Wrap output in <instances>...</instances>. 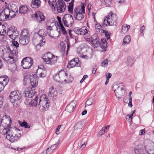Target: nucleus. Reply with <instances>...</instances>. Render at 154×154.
Instances as JSON below:
<instances>
[{"instance_id": "nucleus-41", "label": "nucleus", "mask_w": 154, "mask_h": 154, "mask_svg": "<svg viewBox=\"0 0 154 154\" xmlns=\"http://www.w3.org/2000/svg\"><path fill=\"white\" fill-rule=\"evenodd\" d=\"M134 60L133 58H129L128 59L126 63L129 66H131L134 63Z\"/></svg>"}, {"instance_id": "nucleus-16", "label": "nucleus", "mask_w": 154, "mask_h": 154, "mask_svg": "<svg viewBox=\"0 0 154 154\" xmlns=\"http://www.w3.org/2000/svg\"><path fill=\"white\" fill-rule=\"evenodd\" d=\"M74 31L77 34L82 36L88 34V31L87 29L84 28H79L76 27L74 29Z\"/></svg>"}, {"instance_id": "nucleus-39", "label": "nucleus", "mask_w": 154, "mask_h": 154, "mask_svg": "<svg viewBox=\"0 0 154 154\" xmlns=\"http://www.w3.org/2000/svg\"><path fill=\"white\" fill-rule=\"evenodd\" d=\"M74 2V0H72L71 2L69 3V5L68 6V11L70 13H72L73 12Z\"/></svg>"}, {"instance_id": "nucleus-52", "label": "nucleus", "mask_w": 154, "mask_h": 154, "mask_svg": "<svg viewBox=\"0 0 154 154\" xmlns=\"http://www.w3.org/2000/svg\"><path fill=\"white\" fill-rule=\"evenodd\" d=\"M31 81L37 82L35 79V76L34 75L32 76L31 75L30 76L29 82Z\"/></svg>"}, {"instance_id": "nucleus-13", "label": "nucleus", "mask_w": 154, "mask_h": 154, "mask_svg": "<svg viewBox=\"0 0 154 154\" xmlns=\"http://www.w3.org/2000/svg\"><path fill=\"white\" fill-rule=\"evenodd\" d=\"M58 3L57 7V12L60 13L64 12L66 8L64 1L63 0H58Z\"/></svg>"}, {"instance_id": "nucleus-45", "label": "nucleus", "mask_w": 154, "mask_h": 154, "mask_svg": "<svg viewBox=\"0 0 154 154\" xmlns=\"http://www.w3.org/2000/svg\"><path fill=\"white\" fill-rule=\"evenodd\" d=\"M11 102L13 103L14 107H17L20 106V102L19 100L17 101H14V102Z\"/></svg>"}, {"instance_id": "nucleus-12", "label": "nucleus", "mask_w": 154, "mask_h": 154, "mask_svg": "<svg viewBox=\"0 0 154 154\" xmlns=\"http://www.w3.org/2000/svg\"><path fill=\"white\" fill-rule=\"evenodd\" d=\"M58 95V92L56 88L52 86L50 88L48 93L49 98L52 99L53 100H55L57 97Z\"/></svg>"}, {"instance_id": "nucleus-30", "label": "nucleus", "mask_w": 154, "mask_h": 154, "mask_svg": "<svg viewBox=\"0 0 154 154\" xmlns=\"http://www.w3.org/2000/svg\"><path fill=\"white\" fill-rule=\"evenodd\" d=\"M13 45L16 48L15 50L14 49L13 51V54H14L15 56H17L18 53V51L17 48L19 47V44L16 41H13L12 42Z\"/></svg>"}, {"instance_id": "nucleus-44", "label": "nucleus", "mask_w": 154, "mask_h": 154, "mask_svg": "<svg viewBox=\"0 0 154 154\" xmlns=\"http://www.w3.org/2000/svg\"><path fill=\"white\" fill-rule=\"evenodd\" d=\"M58 144L59 143L57 142L55 144L52 145L50 147L48 148V151L50 150V149H51L53 151L57 148Z\"/></svg>"}, {"instance_id": "nucleus-24", "label": "nucleus", "mask_w": 154, "mask_h": 154, "mask_svg": "<svg viewBox=\"0 0 154 154\" xmlns=\"http://www.w3.org/2000/svg\"><path fill=\"white\" fill-rule=\"evenodd\" d=\"M19 41L21 44L24 45H26L29 42V38L20 36Z\"/></svg>"}, {"instance_id": "nucleus-25", "label": "nucleus", "mask_w": 154, "mask_h": 154, "mask_svg": "<svg viewBox=\"0 0 154 154\" xmlns=\"http://www.w3.org/2000/svg\"><path fill=\"white\" fill-rule=\"evenodd\" d=\"M41 4L40 0H32L31 6L32 8H37Z\"/></svg>"}, {"instance_id": "nucleus-33", "label": "nucleus", "mask_w": 154, "mask_h": 154, "mask_svg": "<svg viewBox=\"0 0 154 154\" xmlns=\"http://www.w3.org/2000/svg\"><path fill=\"white\" fill-rule=\"evenodd\" d=\"M20 36L29 38L28 30L26 29H24L22 31Z\"/></svg>"}, {"instance_id": "nucleus-46", "label": "nucleus", "mask_w": 154, "mask_h": 154, "mask_svg": "<svg viewBox=\"0 0 154 154\" xmlns=\"http://www.w3.org/2000/svg\"><path fill=\"white\" fill-rule=\"evenodd\" d=\"M92 103V99H88L86 102V105L89 106L91 105Z\"/></svg>"}, {"instance_id": "nucleus-58", "label": "nucleus", "mask_w": 154, "mask_h": 154, "mask_svg": "<svg viewBox=\"0 0 154 154\" xmlns=\"http://www.w3.org/2000/svg\"><path fill=\"white\" fill-rule=\"evenodd\" d=\"M5 87L0 83V93L4 89Z\"/></svg>"}, {"instance_id": "nucleus-48", "label": "nucleus", "mask_w": 154, "mask_h": 154, "mask_svg": "<svg viewBox=\"0 0 154 154\" xmlns=\"http://www.w3.org/2000/svg\"><path fill=\"white\" fill-rule=\"evenodd\" d=\"M145 29V27L144 26V25L141 26L140 28V35L141 36H143L144 35L143 33V31Z\"/></svg>"}, {"instance_id": "nucleus-27", "label": "nucleus", "mask_w": 154, "mask_h": 154, "mask_svg": "<svg viewBox=\"0 0 154 154\" xmlns=\"http://www.w3.org/2000/svg\"><path fill=\"white\" fill-rule=\"evenodd\" d=\"M38 97L35 96L34 99H33L29 102V105L32 107H36L37 105Z\"/></svg>"}, {"instance_id": "nucleus-15", "label": "nucleus", "mask_w": 154, "mask_h": 154, "mask_svg": "<svg viewBox=\"0 0 154 154\" xmlns=\"http://www.w3.org/2000/svg\"><path fill=\"white\" fill-rule=\"evenodd\" d=\"M80 65L79 58H75L71 60L68 63V67L69 68H72L75 66H79Z\"/></svg>"}, {"instance_id": "nucleus-53", "label": "nucleus", "mask_w": 154, "mask_h": 154, "mask_svg": "<svg viewBox=\"0 0 154 154\" xmlns=\"http://www.w3.org/2000/svg\"><path fill=\"white\" fill-rule=\"evenodd\" d=\"M88 77V75H85L82 79L80 81V83H82L84 80H85Z\"/></svg>"}, {"instance_id": "nucleus-59", "label": "nucleus", "mask_w": 154, "mask_h": 154, "mask_svg": "<svg viewBox=\"0 0 154 154\" xmlns=\"http://www.w3.org/2000/svg\"><path fill=\"white\" fill-rule=\"evenodd\" d=\"M86 144L87 143L85 142V143L82 145L81 147L80 148L81 150L85 147Z\"/></svg>"}, {"instance_id": "nucleus-21", "label": "nucleus", "mask_w": 154, "mask_h": 154, "mask_svg": "<svg viewBox=\"0 0 154 154\" xmlns=\"http://www.w3.org/2000/svg\"><path fill=\"white\" fill-rule=\"evenodd\" d=\"M125 86L124 85H122V87L120 86H119L114 91L116 97L118 98V100H119L121 98V97L119 96V94H120L122 91L124 90V87Z\"/></svg>"}, {"instance_id": "nucleus-60", "label": "nucleus", "mask_w": 154, "mask_h": 154, "mask_svg": "<svg viewBox=\"0 0 154 154\" xmlns=\"http://www.w3.org/2000/svg\"><path fill=\"white\" fill-rule=\"evenodd\" d=\"M77 53L79 55V56H80V57L84 58L85 57V56H84L81 54V52H79L78 50L77 51Z\"/></svg>"}, {"instance_id": "nucleus-18", "label": "nucleus", "mask_w": 154, "mask_h": 154, "mask_svg": "<svg viewBox=\"0 0 154 154\" xmlns=\"http://www.w3.org/2000/svg\"><path fill=\"white\" fill-rule=\"evenodd\" d=\"M20 136V134H17V135L14 134L11 135H7L6 137V138L11 142H13L17 140Z\"/></svg>"}, {"instance_id": "nucleus-47", "label": "nucleus", "mask_w": 154, "mask_h": 154, "mask_svg": "<svg viewBox=\"0 0 154 154\" xmlns=\"http://www.w3.org/2000/svg\"><path fill=\"white\" fill-rule=\"evenodd\" d=\"M108 63V60L107 59H105L101 63V65L103 66H107Z\"/></svg>"}, {"instance_id": "nucleus-19", "label": "nucleus", "mask_w": 154, "mask_h": 154, "mask_svg": "<svg viewBox=\"0 0 154 154\" xmlns=\"http://www.w3.org/2000/svg\"><path fill=\"white\" fill-rule=\"evenodd\" d=\"M96 42V45H99L103 49L107 47V42L106 41V39L104 38H102L101 41L100 40H97Z\"/></svg>"}, {"instance_id": "nucleus-2", "label": "nucleus", "mask_w": 154, "mask_h": 154, "mask_svg": "<svg viewBox=\"0 0 154 154\" xmlns=\"http://www.w3.org/2000/svg\"><path fill=\"white\" fill-rule=\"evenodd\" d=\"M117 17L116 14L111 12L108 15L104 18L103 24L107 26L108 25L116 26L117 24Z\"/></svg>"}, {"instance_id": "nucleus-5", "label": "nucleus", "mask_w": 154, "mask_h": 154, "mask_svg": "<svg viewBox=\"0 0 154 154\" xmlns=\"http://www.w3.org/2000/svg\"><path fill=\"white\" fill-rule=\"evenodd\" d=\"M22 93L20 91L17 90L11 92L9 96V99L11 102L19 101L22 98Z\"/></svg>"}, {"instance_id": "nucleus-37", "label": "nucleus", "mask_w": 154, "mask_h": 154, "mask_svg": "<svg viewBox=\"0 0 154 154\" xmlns=\"http://www.w3.org/2000/svg\"><path fill=\"white\" fill-rule=\"evenodd\" d=\"M16 15V13L13 10L11 11L8 8V20L10 17L11 18L14 17Z\"/></svg>"}, {"instance_id": "nucleus-54", "label": "nucleus", "mask_w": 154, "mask_h": 154, "mask_svg": "<svg viewBox=\"0 0 154 154\" xmlns=\"http://www.w3.org/2000/svg\"><path fill=\"white\" fill-rule=\"evenodd\" d=\"M129 102L128 103V106L131 107L132 106V98H131L129 99Z\"/></svg>"}, {"instance_id": "nucleus-32", "label": "nucleus", "mask_w": 154, "mask_h": 154, "mask_svg": "<svg viewBox=\"0 0 154 154\" xmlns=\"http://www.w3.org/2000/svg\"><path fill=\"white\" fill-rule=\"evenodd\" d=\"M31 92H31V91H29L28 90L27 91L26 90L24 91V94L26 97H32L34 96V94L35 92H34L33 93L32 91Z\"/></svg>"}, {"instance_id": "nucleus-34", "label": "nucleus", "mask_w": 154, "mask_h": 154, "mask_svg": "<svg viewBox=\"0 0 154 154\" xmlns=\"http://www.w3.org/2000/svg\"><path fill=\"white\" fill-rule=\"evenodd\" d=\"M48 3L49 5L52 9H55V6L57 5L56 0H49Z\"/></svg>"}, {"instance_id": "nucleus-56", "label": "nucleus", "mask_w": 154, "mask_h": 154, "mask_svg": "<svg viewBox=\"0 0 154 154\" xmlns=\"http://www.w3.org/2000/svg\"><path fill=\"white\" fill-rule=\"evenodd\" d=\"M133 114H132V113L130 115H127L126 116V119L127 120V119H128V117H129V118L130 119H131L132 117V116H133Z\"/></svg>"}, {"instance_id": "nucleus-17", "label": "nucleus", "mask_w": 154, "mask_h": 154, "mask_svg": "<svg viewBox=\"0 0 154 154\" xmlns=\"http://www.w3.org/2000/svg\"><path fill=\"white\" fill-rule=\"evenodd\" d=\"M76 105V102L73 100L71 101L66 106L65 110L70 113L73 111Z\"/></svg>"}, {"instance_id": "nucleus-50", "label": "nucleus", "mask_w": 154, "mask_h": 154, "mask_svg": "<svg viewBox=\"0 0 154 154\" xmlns=\"http://www.w3.org/2000/svg\"><path fill=\"white\" fill-rule=\"evenodd\" d=\"M30 82L31 83V85L33 88H35L38 85L37 82L31 81Z\"/></svg>"}, {"instance_id": "nucleus-22", "label": "nucleus", "mask_w": 154, "mask_h": 154, "mask_svg": "<svg viewBox=\"0 0 154 154\" xmlns=\"http://www.w3.org/2000/svg\"><path fill=\"white\" fill-rule=\"evenodd\" d=\"M9 80V79L7 76L0 77V83L5 87L8 84Z\"/></svg>"}, {"instance_id": "nucleus-14", "label": "nucleus", "mask_w": 154, "mask_h": 154, "mask_svg": "<svg viewBox=\"0 0 154 154\" xmlns=\"http://www.w3.org/2000/svg\"><path fill=\"white\" fill-rule=\"evenodd\" d=\"M8 8L6 7L2 11H0V21L8 20Z\"/></svg>"}, {"instance_id": "nucleus-43", "label": "nucleus", "mask_w": 154, "mask_h": 154, "mask_svg": "<svg viewBox=\"0 0 154 154\" xmlns=\"http://www.w3.org/2000/svg\"><path fill=\"white\" fill-rule=\"evenodd\" d=\"M47 74V71L46 70H43L39 74V76L41 77L44 78L45 77Z\"/></svg>"}, {"instance_id": "nucleus-64", "label": "nucleus", "mask_w": 154, "mask_h": 154, "mask_svg": "<svg viewBox=\"0 0 154 154\" xmlns=\"http://www.w3.org/2000/svg\"><path fill=\"white\" fill-rule=\"evenodd\" d=\"M46 29L48 30H52V28L51 26H47Z\"/></svg>"}, {"instance_id": "nucleus-7", "label": "nucleus", "mask_w": 154, "mask_h": 154, "mask_svg": "<svg viewBox=\"0 0 154 154\" xmlns=\"http://www.w3.org/2000/svg\"><path fill=\"white\" fill-rule=\"evenodd\" d=\"M50 101L47 100L46 98L43 100L40 99L38 104V106L40 110L42 112L47 110L49 106Z\"/></svg>"}, {"instance_id": "nucleus-26", "label": "nucleus", "mask_w": 154, "mask_h": 154, "mask_svg": "<svg viewBox=\"0 0 154 154\" xmlns=\"http://www.w3.org/2000/svg\"><path fill=\"white\" fill-rule=\"evenodd\" d=\"M96 32H99L100 33L103 32V33H104L107 39H110V34L109 32H108L107 31L103 30L102 29H100L99 28L96 29Z\"/></svg>"}, {"instance_id": "nucleus-31", "label": "nucleus", "mask_w": 154, "mask_h": 154, "mask_svg": "<svg viewBox=\"0 0 154 154\" xmlns=\"http://www.w3.org/2000/svg\"><path fill=\"white\" fill-rule=\"evenodd\" d=\"M98 37L97 33H95L91 36V41L93 44L96 45L97 40H99L98 39Z\"/></svg>"}, {"instance_id": "nucleus-4", "label": "nucleus", "mask_w": 154, "mask_h": 154, "mask_svg": "<svg viewBox=\"0 0 154 154\" xmlns=\"http://www.w3.org/2000/svg\"><path fill=\"white\" fill-rule=\"evenodd\" d=\"M42 58L47 64H54L57 59V56H54L53 54L49 52L44 54Z\"/></svg>"}, {"instance_id": "nucleus-35", "label": "nucleus", "mask_w": 154, "mask_h": 154, "mask_svg": "<svg viewBox=\"0 0 154 154\" xmlns=\"http://www.w3.org/2000/svg\"><path fill=\"white\" fill-rule=\"evenodd\" d=\"M5 60L9 64H12L14 62V59L12 56H9L8 57H6L5 59Z\"/></svg>"}, {"instance_id": "nucleus-20", "label": "nucleus", "mask_w": 154, "mask_h": 154, "mask_svg": "<svg viewBox=\"0 0 154 154\" xmlns=\"http://www.w3.org/2000/svg\"><path fill=\"white\" fill-rule=\"evenodd\" d=\"M83 127V125L81 122H78L76 124L73 131L74 133L79 134L81 133V129Z\"/></svg>"}, {"instance_id": "nucleus-38", "label": "nucleus", "mask_w": 154, "mask_h": 154, "mask_svg": "<svg viewBox=\"0 0 154 154\" xmlns=\"http://www.w3.org/2000/svg\"><path fill=\"white\" fill-rule=\"evenodd\" d=\"M130 28V26L128 25H123L122 26V29L121 31L123 33H125L127 32L128 29Z\"/></svg>"}, {"instance_id": "nucleus-49", "label": "nucleus", "mask_w": 154, "mask_h": 154, "mask_svg": "<svg viewBox=\"0 0 154 154\" xmlns=\"http://www.w3.org/2000/svg\"><path fill=\"white\" fill-rule=\"evenodd\" d=\"M105 128H104V127H103L102 129L99 132L98 135L101 136L103 134L105 133Z\"/></svg>"}, {"instance_id": "nucleus-51", "label": "nucleus", "mask_w": 154, "mask_h": 154, "mask_svg": "<svg viewBox=\"0 0 154 154\" xmlns=\"http://www.w3.org/2000/svg\"><path fill=\"white\" fill-rule=\"evenodd\" d=\"M111 2L112 0H105V5L107 6H109L111 4Z\"/></svg>"}, {"instance_id": "nucleus-8", "label": "nucleus", "mask_w": 154, "mask_h": 154, "mask_svg": "<svg viewBox=\"0 0 154 154\" xmlns=\"http://www.w3.org/2000/svg\"><path fill=\"white\" fill-rule=\"evenodd\" d=\"M7 34L9 38L14 40L18 36L19 33L16 28L14 26H12L8 29Z\"/></svg>"}, {"instance_id": "nucleus-23", "label": "nucleus", "mask_w": 154, "mask_h": 154, "mask_svg": "<svg viewBox=\"0 0 154 154\" xmlns=\"http://www.w3.org/2000/svg\"><path fill=\"white\" fill-rule=\"evenodd\" d=\"M35 17L39 20L40 19L41 21H44L45 19V17L43 15V14L40 11H37L35 14Z\"/></svg>"}, {"instance_id": "nucleus-62", "label": "nucleus", "mask_w": 154, "mask_h": 154, "mask_svg": "<svg viewBox=\"0 0 154 154\" xmlns=\"http://www.w3.org/2000/svg\"><path fill=\"white\" fill-rule=\"evenodd\" d=\"M116 1L119 3H122L124 2L125 0H116Z\"/></svg>"}, {"instance_id": "nucleus-57", "label": "nucleus", "mask_w": 154, "mask_h": 154, "mask_svg": "<svg viewBox=\"0 0 154 154\" xmlns=\"http://www.w3.org/2000/svg\"><path fill=\"white\" fill-rule=\"evenodd\" d=\"M134 151L136 154H143L140 152L137 149H134Z\"/></svg>"}, {"instance_id": "nucleus-42", "label": "nucleus", "mask_w": 154, "mask_h": 154, "mask_svg": "<svg viewBox=\"0 0 154 154\" xmlns=\"http://www.w3.org/2000/svg\"><path fill=\"white\" fill-rule=\"evenodd\" d=\"M20 125L22 127H24L25 128H30V126L28 125L27 122L25 121L20 123Z\"/></svg>"}, {"instance_id": "nucleus-9", "label": "nucleus", "mask_w": 154, "mask_h": 154, "mask_svg": "<svg viewBox=\"0 0 154 154\" xmlns=\"http://www.w3.org/2000/svg\"><path fill=\"white\" fill-rule=\"evenodd\" d=\"M33 60L30 57H26L23 58L21 62L23 65V68L26 69H29L33 64Z\"/></svg>"}, {"instance_id": "nucleus-40", "label": "nucleus", "mask_w": 154, "mask_h": 154, "mask_svg": "<svg viewBox=\"0 0 154 154\" xmlns=\"http://www.w3.org/2000/svg\"><path fill=\"white\" fill-rule=\"evenodd\" d=\"M53 79L56 81L58 82H61L60 76L59 75V73H57L54 75L53 76Z\"/></svg>"}, {"instance_id": "nucleus-1", "label": "nucleus", "mask_w": 154, "mask_h": 154, "mask_svg": "<svg viewBox=\"0 0 154 154\" xmlns=\"http://www.w3.org/2000/svg\"><path fill=\"white\" fill-rule=\"evenodd\" d=\"M47 35L44 30L41 29L37 32L36 35H34L32 39L33 42L35 44L38 42V44L36 45V48L38 47H41L44 45L46 40L43 37Z\"/></svg>"}, {"instance_id": "nucleus-29", "label": "nucleus", "mask_w": 154, "mask_h": 154, "mask_svg": "<svg viewBox=\"0 0 154 154\" xmlns=\"http://www.w3.org/2000/svg\"><path fill=\"white\" fill-rule=\"evenodd\" d=\"M31 75L29 74L26 73L24 75L23 85H25L27 82L30 81Z\"/></svg>"}, {"instance_id": "nucleus-10", "label": "nucleus", "mask_w": 154, "mask_h": 154, "mask_svg": "<svg viewBox=\"0 0 154 154\" xmlns=\"http://www.w3.org/2000/svg\"><path fill=\"white\" fill-rule=\"evenodd\" d=\"M58 73L62 82L64 83H71L73 80V78L72 76L69 77L71 79L70 80H67L66 79L67 77V73L63 70L59 71Z\"/></svg>"}, {"instance_id": "nucleus-36", "label": "nucleus", "mask_w": 154, "mask_h": 154, "mask_svg": "<svg viewBox=\"0 0 154 154\" xmlns=\"http://www.w3.org/2000/svg\"><path fill=\"white\" fill-rule=\"evenodd\" d=\"M131 41V38L129 35L125 36L124 38L123 42L122 43L123 45H125L126 44L129 43Z\"/></svg>"}, {"instance_id": "nucleus-55", "label": "nucleus", "mask_w": 154, "mask_h": 154, "mask_svg": "<svg viewBox=\"0 0 154 154\" xmlns=\"http://www.w3.org/2000/svg\"><path fill=\"white\" fill-rule=\"evenodd\" d=\"M112 74L110 73H108V74L106 75V79H109L111 77Z\"/></svg>"}, {"instance_id": "nucleus-63", "label": "nucleus", "mask_w": 154, "mask_h": 154, "mask_svg": "<svg viewBox=\"0 0 154 154\" xmlns=\"http://www.w3.org/2000/svg\"><path fill=\"white\" fill-rule=\"evenodd\" d=\"M87 113V111L86 110H84L82 113V115L83 116L86 114Z\"/></svg>"}, {"instance_id": "nucleus-11", "label": "nucleus", "mask_w": 154, "mask_h": 154, "mask_svg": "<svg viewBox=\"0 0 154 154\" xmlns=\"http://www.w3.org/2000/svg\"><path fill=\"white\" fill-rule=\"evenodd\" d=\"M20 130L16 127H11L10 125H8V128L7 130L6 129L5 133L7 135H11L14 134L17 135V134H20Z\"/></svg>"}, {"instance_id": "nucleus-28", "label": "nucleus", "mask_w": 154, "mask_h": 154, "mask_svg": "<svg viewBox=\"0 0 154 154\" xmlns=\"http://www.w3.org/2000/svg\"><path fill=\"white\" fill-rule=\"evenodd\" d=\"M28 10V8L25 5L21 6L19 9V12L21 14H26Z\"/></svg>"}, {"instance_id": "nucleus-6", "label": "nucleus", "mask_w": 154, "mask_h": 154, "mask_svg": "<svg viewBox=\"0 0 154 154\" xmlns=\"http://www.w3.org/2000/svg\"><path fill=\"white\" fill-rule=\"evenodd\" d=\"M62 21L65 26L68 27L72 26L74 23L73 17L70 14L64 15L62 18Z\"/></svg>"}, {"instance_id": "nucleus-3", "label": "nucleus", "mask_w": 154, "mask_h": 154, "mask_svg": "<svg viewBox=\"0 0 154 154\" xmlns=\"http://www.w3.org/2000/svg\"><path fill=\"white\" fill-rule=\"evenodd\" d=\"M85 14V7L82 5L75 8L74 11V17L75 20H82L84 18Z\"/></svg>"}, {"instance_id": "nucleus-61", "label": "nucleus", "mask_w": 154, "mask_h": 154, "mask_svg": "<svg viewBox=\"0 0 154 154\" xmlns=\"http://www.w3.org/2000/svg\"><path fill=\"white\" fill-rule=\"evenodd\" d=\"M145 132V130L144 129H143L141 130L139 132V135H142L143 133H144Z\"/></svg>"}]
</instances>
